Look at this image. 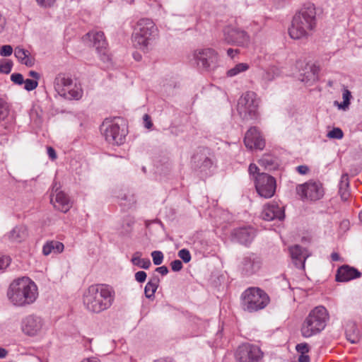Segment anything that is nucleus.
Here are the masks:
<instances>
[{
  "label": "nucleus",
  "mask_w": 362,
  "mask_h": 362,
  "mask_svg": "<svg viewBox=\"0 0 362 362\" xmlns=\"http://www.w3.org/2000/svg\"><path fill=\"white\" fill-rule=\"evenodd\" d=\"M115 300L114 289L107 284L90 286L83 294L85 308L93 313H100L107 310Z\"/></svg>",
  "instance_id": "obj_1"
},
{
  "label": "nucleus",
  "mask_w": 362,
  "mask_h": 362,
  "mask_svg": "<svg viewBox=\"0 0 362 362\" xmlns=\"http://www.w3.org/2000/svg\"><path fill=\"white\" fill-rule=\"evenodd\" d=\"M6 296L14 306L25 307L33 304L38 296L35 283L28 277L14 279L8 286Z\"/></svg>",
  "instance_id": "obj_2"
},
{
  "label": "nucleus",
  "mask_w": 362,
  "mask_h": 362,
  "mask_svg": "<svg viewBox=\"0 0 362 362\" xmlns=\"http://www.w3.org/2000/svg\"><path fill=\"white\" fill-rule=\"evenodd\" d=\"M316 25V10L314 4H305L293 16L291 25L288 28L289 35L295 40L307 37L315 29Z\"/></svg>",
  "instance_id": "obj_3"
},
{
  "label": "nucleus",
  "mask_w": 362,
  "mask_h": 362,
  "mask_svg": "<svg viewBox=\"0 0 362 362\" xmlns=\"http://www.w3.org/2000/svg\"><path fill=\"white\" fill-rule=\"evenodd\" d=\"M159 31L156 23L150 18L139 19L134 28L132 41L134 45L144 52H148L156 40Z\"/></svg>",
  "instance_id": "obj_4"
},
{
  "label": "nucleus",
  "mask_w": 362,
  "mask_h": 362,
  "mask_svg": "<svg viewBox=\"0 0 362 362\" xmlns=\"http://www.w3.org/2000/svg\"><path fill=\"white\" fill-rule=\"evenodd\" d=\"M329 314L324 306L313 308L302 323L300 332L303 337L309 338L320 333L325 329Z\"/></svg>",
  "instance_id": "obj_5"
},
{
  "label": "nucleus",
  "mask_w": 362,
  "mask_h": 362,
  "mask_svg": "<svg viewBox=\"0 0 362 362\" xmlns=\"http://www.w3.org/2000/svg\"><path fill=\"white\" fill-rule=\"evenodd\" d=\"M270 302L268 294L258 287L245 289L240 296V305L244 311L254 313L265 308Z\"/></svg>",
  "instance_id": "obj_6"
},
{
  "label": "nucleus",
  "mask_w": 362,
  "mask_h": 362,
  "mask_svg": "<svg viewBox=\"0 0 362 362\" xmlns=\"http://www.w3.org/2000/svg\"><path fill=\"white\" fill-rule=\"evenodd\" d=\"M120 118L105 119L100 126L105 139L110 144L122 145L125 142L127 129Z\"/></svg>",
  "instance_id": "obj_7"
},
{
  "label": "nucleus",
  "mask_w": 362,
  "mask_h": 362,
  "mask_svg": "<svg viewBox=\"0 0 362 362\" xmlns=\"http://www.w3.org/2000/svg\"><path fill=\"white\" fill-rule=\"evenodd\" d=\"M56 92L62 98L68 100H79L83 96V90L80 85L73 83L72 78L67 74L60 73L54 81Z\"/></svg>",
  "instance_id": "obj_8"
},
{
  "label": "nucleus",
  "mask_w": 362,
  "mask_h": 362,
  "mask_svg": "<svg viewBox=\"0 0 362 362\" xmlns=\"http://www.w3.org/2000/svg\"><path fill=\"white\" fill-rule=\"evenodd\" d=\"M259 100L253 91L244 93L238 99L237 110L243 119H253L258 116Z\"/></svg>",
  "instance_id": "obj_9"
},
{
  "label": "nucleus",
  "mask_w": 362,
  "mask_h": 362,
  "mask_svg": "<svg viewBox=\"0 0 362 362\" xmlns=\"http://www.w3.org/2000/svg\"><path fill=\"white\" fill-rule=\"evenodd\" d=\"M296 190L297 194L303 201H317L322 199L325 194L322 183L313 180L297 185Z\"/></svg>",
  "instance_id": "obj_10"
},
{
  "label": "nucleus",
  "mask_w": 362,
  "mask_h": 362,
  "mask_svg": "<svg viewBox=\"0 0 362 362\" xmlns=\"http://www.w3.org/2000/svg\"><path fill=\"white\" fill-rule=\"evenodd\" d=\"M192 60L199 69L209 71L217 66L218 54L211 48L199 49L193 52Z\"/></svg>",
  "instance_id": "obj_11"
},
{
  "label": "nucleus",
  "mask_w": 362,
  "mask_h": 362,
  "mask_svg": "<svg viewBox=\"0 0 362 362\" xmlns=\"http://www.w3.org/2000/svg\"><path fill=\"white\" fill-rule=\"evenodd\" d=\"M264 352L261 348L253 344L244 343L236 351V362H263Z\"/></svg>",
  "instance_id": "obj_12"
},
{
  "label": "nucleus",
  "mask_w": 362,
  "mask_h": 362,
  "mask_svg": "<svg viewBox=\"0 0 362 362\" xmlns=\"http://www.w3.org/2000/svg\"><path fill=\"white\" fill-rule=\"evenodd\" d=\"M223 40L228 45L245 47L250 44V37L244 30L229 25L223 29Z\"/></svg>",
  "instance_id": "obj_13"
},
{
  "label": "nucleus",
  "mask_w": 362,
  "mask_h": 362,
  "mask_svg": "<svg viewBox=\"0 0 362 362\" xmlns=\"http://www.w3.org/2000/svg\"><path fill=\"white\" fill-rule=\"evenodd\" d=\"M255 187L260 197L271 198L276 192V180L267 173L259 174L255 178Z\"/></svg>",
  "instance_id": "obj_14"
},
{
  "label": "nucleus",
  "mask_w": 362,
  "mask_h": 362,
  "mask_svg": "<svg viewBox=\"0 0 362 362\" xmlns=\"http://www.w3.org/2000/svg\"><path fill=\"white\" fill-rule=\"evenodd\" d=\"M21 328L24 334L35 337L42 332L45 328V322L38 315H28L22 319Z\"/></svg>",
  "instance_id": "obj_15"
},
{
  "label": "nucleus",
  "mask_w": 362,
  "mask_h": 362,
  "mask_svg": "<svg viewBox=\"0 0 362 362\" xmlns=\"http://www.w3.org/2000/svg\"><path fill=\"white\" fill-rule=\"evenodd\" d=\"M60 188V184L54 182L50 194V202L56 209L66 213L71 208L72 202L69 196Z\"/></svg>",
  "instance_id": "obj_16"
},
{
  "label": "nucleus",
  "mask_w": 362,
  "mask_h": 362,
  "mask_svg": "<svg viewBox=\"0 0 362 362\" xmlns=\"http://www.w3.org/2000/svg\"><path fill=\"white\" fill-rule=\"evenodd\" d=\"M262 266L260 257L255 253L245 255L239 264V270L245 276H251L257 272Z\"/></svg>",
  "instance_id": "obj_17"
},
{
  "label": "nucleus",
  "mask_w": 362,
  "mask_h": 362,
  "mask_svg": "<svg viewBox=\"0 0 362 362\" xmlns=\"http://www.w3.org/2000/svg\"><path fill=\"white\" fill-rule=\"evenodd\" d=\"M87 35L90 41L92 42L93 46L100 54L101 59L104 62L109 61L110 57L107 53V42L104 33L98 30H93L89 32Z\"/></svg>",
  "instance_id": "obj_18"
},
{
  "label": "nucleus",
  "mask_w": 362,
  "mask_h": 362,
  "mask_svg": "<svg viewBox=\"0 0 362 362\" xmlns=\"http://www.w3.org/2000/svg\"><path fill=\"white\" fill-rule=\"evenodd\" d=\"M244 143L249 149L262 150L265 146L264 139L255 127L247 130L244 138Z\"/></svg>",
  "instance_id": "obj_19"
},
{
  "label": "nucleus",
  "mask_w": 362,
  "mask_h": 362,
  "mask_svg": "<svg viewBox=\"0 0 362 362\" xmlns=\"http://www.w3.org/2000/svg\"><path fill=\"white\" fill-rule=\"evenodd\" d=\"M261 216L268 221L275 219L283 220L285 216L284 207L276 203L268 204L264 206Z\"/></svg>",
  "instance_id": "obj_20"
},
{
  "label": "nucleus",
  "mask_w": 362,
  "mask_h": 362,
  "mask_svg": "<svg viewBox=\"0 0 362 362\" xmlns=\"http://www.w3.org/2000/svg\"><path fill=\"white\" fill-rule=\"evenodd\" d=\"M255 236V230L252 227H244L235 229L232 233L233 241L243 245L250 244Z\"/></svg>",
  "instance_id": "obj_21"
},
{
  "label": "nucleus",
  "mask_w": 362,
  "mask_h": 362,
  "mask_svg": "<svg viewBox=\"0 0 362 362\" xmlns=\"http://www.w3.org/2000/svg\"><path fill=\"white\" fill-rule=\"evenodd\" d=\"M28 235V229L23 225L15 226L11 231L7 233L4 238L13 243H19L24 241Z\"/></svg>",
  "instance_id": "obj_22"
},
{
  "label": "nucleus",
  "mask_w": 362,
  "mask_h": 362,
  "mask_svg": "<svg viewBox=\"0 0 362 362\" xmlns=\"http://www.w3.org/2000/svg\"><path fill=\"white\" fill-rule=\"evenodd\" d=\"M320 69L315 64H306L299 75V80L308 85H312L318 79Z\"/></svg>",
  "instance_id": "obj_23"
},
{
  "label": "nucleus",
  "mask_w": 362,
  "mask_h": 362,
  "mask_svg": "<svg viewBox=\"0 0 362 362\" xmlns=\"http://www.w3.org/2000/svg\"><path fill=\"white\" fill-rule=\"evenodd\" d=\"M289 251L296 267L298 268H304L305 259L309 256L308 252L298 245L291 247Z\"/></svg>",
  "instance_id": "obj_24"
},
{
  "label": "nucleus",
  "mask_w": 362,
  "mask_h": 362,
  "mask_svg": "<svg viewBox=\"0 0 362 362\" xmlns=\"http://www.w3.org/2000/svg\"><path fill=\"white\" fill-rule=\"evenodd\" d=\"M361 274V272L357 269L345 265L338 269L336 280L340 282H346L360 277Z\"/></svg>",
  "instance_id": "obj_25"
},
{
  "label": "nucleus",
  "mask_w": 362,
  "mask_h": 362,
  "mask_svg": "<svg viewBox=\"0 0 362 362\" xmlns=\"http://www.w3.org/2000/svg\"><path fill=\"white\" fill-rule=\"evenodd\" d=\"M14 56L21 64L28 67H32L35 64V59L30 56V52L21 46L15 48Z\"/></svg>",
  "instance_id": "obj_26"
},
{
  "label": "nucleus",
  "mask_w": 362,
  "mask_h": 362,
  "mask_svg": "<svg viewBox=\"0 0 362 362\" xmlns=\"http://www.w3.org/2000/svg\"><path fill=\"white\" fill-rule=\"evenodd\" d=\"M345 334L346 339L351 344H356L360 340V332L355 322L349 321L346 324Z\"/></svg>",
  "instance_id": "obj_27"
},
{
  "label": "nucleus",
  "mask_w": 362,
  "mask_h": 362,
  "mask_svg": "<svg viewBox=\"0 0 362 362\" xmlns=\"http://www.w3.org/2000/svg\"><path fill=\"white\" fill-rule=\"evenodd\" d=\"M339 194L343 201H346L350 195L349 171L344 170L339 183Z\"/></svg>",
  "instance_id": "obj_28"
},
{
  "label": "nucleus",
  "mask_w": 362,
  "mask_h": 362,
  "mask_svg": "<svg viewBox=\"0 0 362 362\" xmlns=\"http://www.w3.org/2000/svg\"><path fill=\"white\" fill-rule=\"evenodd\" d=\"M64 244L57 240H50L45 243L42 247V254L45 256L51 253L59 254L63 252Z\"/></svg>",
  "instance_id": "obj_29"
},
{
  "label": "nucleus",
  "mask_w": 362,
  "mask_h": 362,
  "mask_svg": "<svg viewBox=\"0 0 362 362\" xmlns=\"http://www.w3.org/2000/svg\"><path fill=\"white\" fill-rule=\"evenodd\" d=\"M142 254L140 252H136L133 254L131 262L132 263L140 268L148 269L151 267V261L149 259H141Z\"/></svg>",
  "instance_id": "obj_30"
},
{
  "label": "nucleus",
  "mask_w": 362,
  "mask_h": 362,
  "mask_svg": "<svg viewBox=\"0 0 362 362\" xmlns=\"http://www.w3.org/2000/svg\"><path fill=\"white\" fill-rule=\"evenodd\" d=\"M158 286V279L153 278L145 286L144 293L147 298H151L154 296V294Z\"/></svg>",
  "instance_id": "obj_31"
},
{
  "label": "nucleus",
  "mask_w": 362,
  "mask_h": 362,
  "mask_svg": "<svg viewBox=\"0 0 362 362\" xmlns=\"http://www.w3.org/2000/svg\"><path fill=\"white\" fill-rule=\"evenodd\" d=\"M250 68V65L247 63H239L234 67L227 71L226 75L228 77L235 76L243 72L247 71Z\"/></svg>",
  "instance_id": "obj_32"
},
{
  "label": "nucleus",
  "mask_w": 362,
  "mask_h": 362,
  "mask_svg": "<svg viewBox=\"0 0 362 362\" xmlns=\"http://www.w3.org/2000/svg\"><path fill=\"white\" fill-rule=\"evenodd\" d=\"M343 102L339 103L337 101H334V105H337L339 109L346 110L349 108L350 105V100L351 98V93L347 88H344L342 93Z\"/></svg>",
  "instance_id": "obj_33"
},
{
  "label": "nucleus",
  "mask_w": 362,
  "mask_h": 362,
  "mask_svg": "<svg viewBox=\"0 0 362 362\" xmlns=\"http://www.w3.org/2000/svg\"><path fill=\"white\" fill-rule=\"evenodd\" d=\"M13 62L8 59H0V72L8 74L11 72L13 67Z\"/></svg>",
  "instance_id": "obj_34"
},
{
  "label": "nucleus",
  "mask_w": 362,
  "mask_h": 362,
  "mask_svg": "<svg viewBox=\"0 0 362 362\" xmlns=\"http://www.w3.org/2000/svg\"><path fill=\"white\" fill-rule=\"evenodd\" d=\"M153 262L155 265H160L163 261V254L161 251L155 250L151 252Z\"/></svg>",
  "instance_id": "obj_35"
},
{
  "label": "nucleus",
  "mask_w": 362,
  "mask_h": 362,
  "mask_svg": "<svg viewBox=\"0 0 362 362\" xmlns=\"http://www.w3.org/2000/svg\"><path fill=\"white\" fill-rule=\"evenodd\" d=\"M8 115V107L4 100L0 99V122L4 120Z\"/></svg>",
  "instance_id": "obj_36"
},
{
  "label": "nucleus",
  "mask_w": 362,
  "mask_h": 362,
  "mask_svg": "<svg viewBox=\"0 0 362 362\" xmlns=\"http://www.w3.org/2000/svg\"><path fill=\"white\" fill-rule=\"evenodd\" d=\"M177 255L185 263L189 262L192 259L191 254L187 249L180 250Z\"/></svg>",
  "instance_id": "obj_37"
},
{
  "label": "nucleus",
  "mask_w": 362,
  "mask_h": 362,
  "mask_svg": "<svg viewBox=\"0 0 362 362\" xmlns=\"http://www.w3.org/2000/svg\"><path fill=\"white\" fill-rule=\"evenodd\" d=\"M23 83L25 84L24 88L27 91H32V90H35L38 86L37 81L33 80V79H29V78L24 80Z\"/></svg>",
  "instance_id": "obj_38"
},
{
  "label": "nucleus",
  "mask_w": 362,
  "mask_h": 362,
  "mask_svg": "<svg viewBox=\"0 0 362 362\" xmlns=\"http://www.w3.org/2000/svg\"><path fill=\"white\" fill-rule=\"evenodd\" d=\"M30 117L36 127H40L42 124L43 119L37 111H32L30 114Z\"/></svg>",
  "instance_id": "obj_39"
},
{
  "label": "nucleus",
  "mask_w": 362,
  "mask_h": 362,
  "mask_svg": "<svg viewBox=\"0 0 362 362\" xmlns=\"http://www.w3.org/2000/svg\"><path fill=\"white\" fill-rule=\"evenodd\" d=\"M344 170L349 171V176L350 175L353 177L356 175L361 171V168L359 166L346 164L345 167L343 168V173L344 172Z\"/></svg>",
  "instance_id": "obj_40"
},
{
  "label": "nucleus",
  "mask_w": 362,
  "mask_h": 362,
  "mask_svg": "<svg viewBox=\"0 0 362 362\" xmlns=\"http://www.w3.org/2000/svg\"><path fill=\"white\" fill-rule=\"evenodd\" d=\"M343 132L339 128H334L327 134V136L332 139H341L343 137Z\"/></svg>",
  "instance_id": "obj_41"
},
{
  "label": "nucleus",
  "mask_w": 362,
  "mask_h": 362,
  "mask_svg": "<svg viewBox=\"0 0 362 362\" xmlns=\"http://www.w3.org/2000/svg\"><path fill=\"white\" fill-rule=\"evenodd\" d=\"M11 80L17 85H22L24 83V78L21 74L13 73L11 76Z\"/></svg>",
  "instance_id": "obj_42"
},
{
  "label": "nucleus",
  "mask_w": 362,
  "mask_h": 362,
  "mask_svg": "<svg viewBox=\"0 0 362 362\" xmlns=\"http://www.w3.org/2000/svg\"><path fill=\"white\" fill-rule=\"evenodd\" d=\"M37 5L42 8H49L54 6L57 0H35Z\"/></svg>",
  "instance_id": "obj_43"
},
{
  "label": "nucleus",
  "mask_w": 362,
  "mask_h": 362,
  "mask_svg": "<svg viewBox=\"0 0 362 362\" xmlns=\"http://www.w3.org/2000/svg\"><path fill=\"white\" fill-rule=\"evenodd\" d=\"M13 53V47L11 45H3L0 49V55L3 57H8Z\"/></svg>",
  "instance_id": "obj_44"
},
{
  "label": "nucleus",
  "mask_w": 362,
  "mask_h": 362,
  "mask_svg": "<svg viewBox=\"0 0 362 362\" xmlns=\"http://www.w3.org/2000/svg\"><path fill=\"white\" fill-rule=\"evenodd\" d=\"M296 349L300 354H306L309 351V347L306 343H301L296 345Z\"/></svg>",
  "instance_id": "obj_45"
},
{
  "label": "nucleus",
  "mask_w": 362,
  "mask_h": 362,
  "mask_svg": "<svg viewBox=\"0 0 362 362\" xmlns=\"http://www.w3.org/2000/svg\"><path fill=\"white\" fill-rule=\"evenodd\" d=\"M11 262V259L6 256H0V270L5 269Z\"/></svg>",
  "instance_id": "obj_46"
},
{
  "label": "nucleus",
  "mask_w": 362,
  "mask_h": 362,
  "mask_svg": "<svg viewBox=\"0 0 362 362\" xmlns=\"http://www.w3.org/2000/svg\"><path fill=\"white\" fill-rule=\"evenodd\" d=\"M171 269L173 272H179L182 269V263L179 259H175L170 263Z\"/></svg>",
  "instance_id": "obj_47"
},
{
  "label": "nucleus",
  "mask_w": 362,
  "mask_h": 362,
  "mask_svg": "<svg viewBox=\"0 0 362 362\" xmlns=\"http://www.w3.org/2000/svg\"><path fill=\"white\" fill-rule=\"evenodd\" d=\"M143 123H144V126L148 129H151V127H153V122L151 121V118L148 114H145L144 115Z\"/></svg>",
  "instance_id": "obj_48"
},
{
  "label": "nucleus",
  "mask_w": 362,
  "mask_h": 362,
  "mask_svg": "<svg viewBox=\"0 0 362 362\" xmlns=\"http://www.w3.org/2000/svg\"><path fill=\"white\" fill-rule=\"evenodd\" d=\"M146 273L144 271H139L135 274V279L139 283L144 282L146 279Z\"/></svg>",
  "instance_id": "obj_49"
},
{
  "label": "nucleus",
  "mask_w": 362,
  "mask_h": 362,
  "mask_svg": "<svg viewBox=\"0 0 362 362\" xmlns=\"http://www.w3.org/2000/svg\"><path fill=\"white\" fill-rule=\"evenodd\" d=\"M125 222H126L127 226L126 227L123 226V228H124L123 232L129 233L131 230L132 227L134 224V221L132 220V218H128L127 219L125 220Z\"/></svg>",
  "instance_id": "obj_50"
},
{
  "label": "nucleus",
  "mask_w": 362,
  "mask_h": 362,
  "mask_svg": "<svg viewBox=\"0 0 362 362\" xmlns=\"http://www.w3.org/2000/svg\"><path fill=\"white\" fill-rule=\"evenodd\" d=\"M259 160V164L261 165H264L265 166V168L269 170H271L273 168L272 167V160H264V159H262V160Z\"/></svg>",
  "instance_id": "obj_51"
},
{
  "label": "nucleus",
  "mask_w": 362,
  "mask_h": 362,
  "mask_svg": "<svg viewBox=\"0 0 362 362\" xmlns=\"http://www.w3.org/2000/svg\"><path fill=\"white\" fill-rule=\"evenodd\" d=\"M296 170L300 175H305L308 173L309 168L307 165H299L296 168Z\"/></svg>",
  "instance_id": "obj_52"
},
{
  "label": "nucleus",
  "mask_w": 362,
  "mask_h": 362,
  "mask_svg": "<svg viewBox=\"0 0 362 362\" xmlns=\"http://www.w3.org/2000/svg\"><path fill=\"white\" fill-rule=\"evenodd\" d=\"M262 79L265 81H271L274 79V75L269 71H264L262 75Z\"/></svg>",
  "instance_id": "obj_53"
},
{
  "label": "nucleus",
  "mask_w": 362,
  "mask_h": 362,
  "mask_svg": "<svg viewBox=\"0 0 362 362\" xmlns=\"http://www.w3.org/2000/svg\"><path fill=\"white\" fill-rule=\"evenodd\" d=\"M47 153L49 158H56V151L52 146L47 147Z\"/></svg>",
  "instance_id": "obj_54"
},
{
  "label": "nucleus",
  "mask_w": 362,
  "mask_h": 362,
  "mask_svg": "<svg viewBox=\"0 0 362 362\" xmlns=\"http://www.w3.org/2000/svg\"><path fill=\"white\" fill-rule=\"evenodd\" d=\"M156 271L162 275H166L168 273V269L166 266L157 267Z\"/></svg>",
  "instance_id": "obj_55"
},
{
  "label": "nucleus",
  "mask_w": 362,
  "mask_h": 362,
  "mask_svg": "<svg viewBox=\"0 0 362 362\" xmlns=\"http://www.w3.org/2000/svg\"><path fill=\"white\" fill-rule=\"evenodd\" d=\"M258 170H259L258 167L256 165H255V164L250 165L248 171L250 175H255V173H257L258 172Z\"/></svg>",
  "instance_id": "obj_56"
},
{
  "label": "nucleus",
  "mask_w": 362,
  "mask_h": 362,
  "mask_svg": "<svg viewBox=\"0 0 362 362\" xmlns=\"http://www.w3.org/2000/svg\"><path fill=\"white\" fill-rule=\"evenodd\" d=\"M199 151L200 153H202L203 155H204V158H209V157H208L209 156V148H204V147H201L199 148Z\"/></svg>",
  "instance_id": "obj_57"
},
{
  "label": "nucleus",
  "mask_w": 362,
  "mask_h": 362,
  "mask_svg": "<svg viewBox=\"0 0 362 362\" xmlns=\"http://www.w3.org/2000/svg\"><path fill=\"white\" fill-rule=\"evenodd\" d=\"M238 53V49H232V48H229L227 50L228 56L231 57V58H233L235 57V55H236Z\"/></svg>",
  "instance_id": "obj_58"
},
{
  "label": "nucleus",
  "mask_w": 362,
  "mask_h": 362,
  "mask_svg": "<svg viewBox=\"0 0 362 362\" xmlns=\"http://www.w3.org/2000/svg\"><path fill=\"white\" fill-rule=\"evenodd\" d=\"M298 362H310V357L307 354H300L298 358Z\"/></svg>",
  "instance_id": "obj_59"
},
{
  "label": "nucleus",
  "mask_w": 362,
  "mask_h": 362,
  "mask_svg": "<svg viewBox=\"0 0 362 362\" xmlns=\"http://www.w3.org/2000/svg\"><path fill=\"white\" fill-rule=\"evenodd\" d=\"M29 76L35 78L36 81L40 78V75L35 71H30L29 72Z\"/></svg>",
  "instance_id": "obj_60"
},
{
  "label": "nucleus",
  "mask_w": 362,
  "mask_h": 362,
  "mask_svg": "<svg viewBox=\"0 0 362 362\" xmlns=\"http://www.w3.org/2000/svg\"><path fill=\"white\" fill-rule=\"evenodd\" d=\"M331 258H332V260L334 262L339 261L340 259L339 254L337 252L332 253Z\"/></svg>",
  "instance_id": "obj_61"
},
{
  "label": "nucleus",
  "mask_w": 362,
  "mask_h": 362,
  "mask_svg": "<svg viewBox=\"0 0 362 362\" xmlns=\"http://www.w3.org/2000/svg\"><path fill=\"white\" fill-rule=\"evenodd\" d=\"M7 355V351L4 348H0V358H4Z\"/></svg>",
  "instance_id": "obj_62"
},
{
  "label": "nucleus",
  "mask_w": 362,
  "mask_h": 362,
  "mask_svg": "<svg viewBox=\"0 0 362 362\" xmlns=\"http://www.w3.org/2000/svg\"><path fill=\"white\" fill-rule=\"evenodd\" d=\"M81 362H100L98 358H85Z\"/></svg>",
  "instance_id": "obj_63"
},
{
  "label": "nucleus",
  "mask_w": 362,
  "mask_h": 362,
  "mask_svg": "<svg viewBox=\"0 0 362 362\" xmlns=\"http://www.w3.org/2000/svg\"><path fill=\"white\" fill-rule=\"evenodd\" d=\"M134 58L136 60L139 61L141 58V56L139 54H134Z\"/></svg>",
  "instance_id": "obj_64"
}]
</instances>
